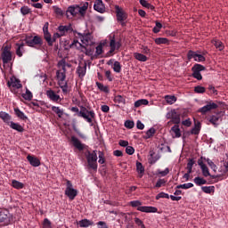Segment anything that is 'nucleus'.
I'll use <instances>...</instances> for the list:
<instances>
[{
  "mask_svg": "<svg viewBox=\"0 0 228 228\" xmlns=\"http://www.w3.org/2000/svg\"><path fill=\"white\" fill-rule=\"evenodd\" d=\"M21 95L23 99H25V101H32L33 99V94L31 91L28 90V88L26 90V93H23Z\"/></svg>",
  "mask_w": 228,
  "mask_h": 228,
  "instance_id": "nucleus-45",
  "label": "nucleus"
},
{
  "mask_svg": "<svg viewBox=\"0 0 228 228\" xmlns=\"http://www.w3.org/2000/svg\"><path fill=\"white\" fill-rule=\"evenodd\" d=\"M136 169L138 174H140V178H142V176L143 175L144 172H145V168L142 166V163H141L140 161L136 162Z\"/></svg>",
  "mask_w": 228,
  "mask_h": 228,
  "instance_id": "nucleus-37",
  "label": "nucleus"
},
{
  "mask_svg": "<svg viewBox=\"0 0 228 228\" xmlns=\"http://www.w3.org/2000/svg\"><path fill=\"white\" fill-rule=\"evenodd\" d=\"M52 110L58 115L59 118H61L62 115L64 114L62 109L58 106H52Z\"/></svg>",
  "mask_w": 228,
  "mask_h": 228,
  "instance_id": "nucleus-39",
  "label": "nucleus"
},
{
  "mask_svg": "<svg viewBox=\"0 0 228 228\" xmlns=\"http://www.w3.org/2000/svg\"><path fill=\"white\" fill-rule=\"evenodd\" d=\"M31 9H29V7L28 6H22L20 8V12L22 13V15H28V13H30Z\"/></svg>",
  "mask_w": 228,
  "mask_h": 228,
  "instance_id": "nucleus-57",
  "label": "nucleus"
},
{
  "mask_svg": "<svg viewBox=\"0 0 228 228\" xmlns=\"http://www.w3.org/2000/svg\"><path fill=\"white\" fill-rule=\"evenodd\" d=\"M193 165H195V160H193V159H190L187 162V170L189 171V175L192 174Z\"/></svg>",
  "mask_w": 228,
  "mask_h": 228,
  "instance_id": "nucleus-46",
  "label": "nucleus"
},
{
  "mask_svg": "<svg viewBox=\"0 0 228 228\" xmlns=\"http://www.w3.org/2000/svg\"><path fill=\"white\" fill-rule=\"evenodd\" d=\"M193 182L196 185H204L207 184L208 181L205 178H201L200 176H196L193 179Z\"/></svg>",
  "mask_w": 228,
  "mask_h": 228,
  "instance_id": "nucleus-34",
  "label": "nucleus"
},
{
  "mask_svg": "<svg viewBox=\"0 0 228 228\" xmlns=\"http://www.w3.org/2000/svg\"><path fill=\"white\" fill-rule=\"evenodd\" d=\"M201 127H202V125L200 121H199L198 119H196V118H194V127L191 128V134H200Z\"/></svg>",
  "mask_w": 228,
  "mask_h": 228,
  "instance_id": "nucleus-22",
  "label": "nucleus"
},
{
  "mask_svg": "<svg viewBox=\"0 0 228 228\" xmlns=\"http://www.w3.org/2000/svg\"><path fill=\"white\" fill-rule=\"evenodd\" d=\"M130 207L137 208V211L141 212H158V208L156 207H142V203L140 200L130 201Z\"/></svg>",
  "mask_w": 228,
  "mask_h": 228,
  "instance_id": "nucleus-4",
  "label": "nucleus"
},
{
  "mask_svg": "<svg viewBox=\"0 0 228 228\" xmlns=\"http://www.w3.org/2000/svg\"><path fill=\"white\" fill-rule=\"evenodd\" d=\"M65 195L68 196L70 200H74L77 196V190L73 188V183L69 179L66 181Z\"/></svg>",
  "mask_w": 228,
  "mask_h": 228,
  "instance_id": "nucleus-5",
  "label": "nucleus"
},
{
  "mask_svg": "<svg viewBox=\"0 0 228 228\" xmlns=\"http://www.w3.org/2000/svg\"><path fill=\"white\" fill-rule=\"evenodd\" d=\"M26 40H20L17 44H15V51H16V55L18 57H22V55L26 53Z\"/></svg>",
  "mask_w": 228,
  "mask_h": 228,
  "instance_id": "nucleus-10",
  "label": "nucleus"
},
{
  "mask_svg": "<svg viewBox=\"0 0 228 228\" xmlns=\"http://www.w3.org/2000/svg\"><path fill=\"white\" fill-rule=\"evenodd\" d=\"M156 152L154 151H150V163L154 164L156 161L159 160V155H155ZM155 156V157H154Z\"/></svg>",
  "mask_w": 228,
  "mask_h": 228,
  "instance_id": "nucleus-30",
  "label": "nucleus"
},
{
  "mask_svg": "<svg viewBox=\"0 0 228 228\" xmlns=\"http://www.w3.org/2000/svg\"><path fill=\"white\" fill-rule=\"evenodd\" d=\"M166 183H167L166 179H159L157 181L155 187H157V189H159L160 187H162V185H165Z\"/></svg>",
  "mask_w": 228,
  "mask_h": 228,
  "instance_id": "nucleus-61",
  "label": "nucleus"
},
{
  "mask_svg": "<svg viewBox=\"0 0 228 228\" xmlns=\"http://www.w3.org/2000/svg\"><path fill=\"white\" fill-rule=\"evenodd\" d=\"M139 3L143 6V8L151 9V11H154L155 9V6L147 2V0H139Z\"/></svg>",
  "mask_w": 228,
  "mask_h": 228,
  "instance_id": "nucleus-38",
  "label": "nucleus"
},
{
  "mask_svg": "<svg viewBox=\"0 0 228 228\" xmlns=\"http://www.w3.org/2000/svg\"><path fill=\"white\" fill-rule=\"evenodd\" d=\"M167 119H171V122L174 124H180L181 123V114L177 112L176 109H172L167 112L166 115Z\"/></svg>",
  "mask_w": 228,
  "mask_h": 228,
  "instance_id": "nucleus-7",
  "label": "nucleus"
},
{
  "mask_svg": "<svg viewBox=\"0 0 228 228\" xmlns=\"http://www.w3.org/2000/svg\"><path fill=\"white\" fill-rule=\"evenodd\" d=\"M71 142L73 147L77 148L78 151H83L86 148H87V145H86V143H82V142L79 141V139H77L76 136H71Z\"/></svg>",
  "mask_w": 228,
  "mask_h": 228,
  "instance_id": "nucleus-15",
  "label": "nucleus"
},
{
  "mask_svg": "<svg viewBox=\"0 0 228 228\" xmlns=\"http://www.w3.org/2000/svg\"><path fill=\"white\" fill-rule=\"evenodd\" d=\"M194 92L200 93V94L206 93V88H205V86H197L194 87Z\"/></svg>",
  "mask_w": 228,
  "mask_h": 228,
  "instance_id": "nucleus-58",
  "label": "nucleus"
},
{
  "mask_svg": "<svg viewBox=\"0 0 228 228\" xmlns=\"http://www.w3.org/2000/svg\"><path fill=\"white\" fill-rule=\"evenodd\" d=\"M169 198H170L169 194L164 191L159 192V194H157L156 196L157 200H159V199H169Z\"/></svg>",
  "mask_w": 228,
  "mask_h": 228,
  "instance_id": "nucleus-56",
  "label": "nucleus"
},
{
  "mask_svg": "<svg viewBox=\"0 0 228 228\" xmlns=\"http://www.w3.org/2000/svg\"><path fill=\"white\" fill-rule=\"evenodd\" d=\"M99 163L104 165L106 163L105 154L102 151H99Z\"/></svg>",
  "mask_w": 228,
  "mask_h": 228,
  "instance_id": "nucleus-54",
  "label": "nucleus"
},
{
  "mask_svg": "<svg viewBox=\"0 0 228 228\" xmlns=\"http://www.w3.org/2000/svg\"><path fill=\"white\" fill-rule=\"evenodd\" d=\"M134 223L135 224L139 225L142 228H146L143 221H142L140 218H138L137 216L134 218Z\"/></svg>",
  "mask_w": 228,
  "mask_h": 228,
  "instance_id": "nucleus-60",
  "label": "nucleus"
},
{
  "mask_svg": "<svg viewBox=\"0 0 228 228\" xmlns=\"http://www.w3.org/2000/svg\"><path fill=\"white\" fill-rule=\"evenodd\" d=\"M0 118H2L4 123H6L7 126H9L11 127V122H12V117L10 114L1 110L0 111Z\"/></svg>",
  "mask_w": 228,
  "mask_h": 228,
  "instance_id": "nucleus-23",
  "label": "nucleus"
},
{
  "mask_svg": "<svg viewBox=\"0 0 228 228\" xmlns=\"http://www.w3.org/2000/svg\"><path fill=\"white\" fill-rule=\"evenodd\" d=\"M162 27H163V25L161 24V22H159V20H156V25L152 28V31L154 33H159V31L161 30Z\"/></svg>",
  "mask_w": 228,
  "mask_h": 228,
  "instance_id": "nucleus-55",
  "label": "nucleus"
},
{
  "mask_svg": "<svg viewBox=\"0 0 228 228\" xmlns=\"http://www.w3.org/2000/svg\"><path fill=\"white\" fill-rule=\"evenodd\" d=\"M10 127L13 128V130H17V132L22 133L24 132V128L19 123H13V121L11 120Z\"/></svg>",
  "mask_w": 228,
  "mask_h": 228,
  "instance_id": "nucleus-29",
  "label": "nucleus"
},
{
  "mask_svg": "<svg viewBox=\"0 0 228 228\" xmlns=\"http://www.w3.org/2000/svg\"><path fill=\"white\" fill-rule=\"evenodd\" d=\"M206 157H200V159H199L198 160V165L200 166L201 172H202V175L205 177L210 176L211 174L209 172V169L207 166V164L204 163L203 160H205Z\"/></svg>",
  "mask_w": 228,
  "mask_h": 228,
  "instance_id": "nucleus-11",
  "label": "nucleus"
},
{
  "mask_svg": "<svg viewBox=\"0 0 228 228\" xmlns=\"http://www.w3.org/2000/svg\"><path fill=\"white\" fill-rule=\"evenodd\" d=\"M134 58L142 62H145L148 60V58L146 57V55H144V53H134Z\"/></svg>",
  "mask_w": 228,
  "mask_h": 228,
  "instance_id": "nucleus-31",
  "label": "nucleus"
},
{
  "mask_svg": "<svg viewBox=\"0 0 228 228\" xmlns=\"http://www.w3.org/2000/svg\"><path fill=\"white\" fill-rule=\"evenodd\" d=\"M44 38L45 39V41L47 42V44L49 45V46H53L52 34L49 33V30L46 31V33L45 34Z\"/></svg>",
  "mask_w": 228,
  "mask_h": 228,
  "instance_id": "nucleus-47",
  "label": "nucleus"
},
{
  "mask_svg": "<svg viewBox=\"0 0 228 228\" xmlns=\"http://www.w3.org/2000/svg\"><path fill=\"white\" fill-rule=\"evenodd\" d=\"M155 133H156V128H154V127L149 128V130H147V132H146V134H144V139L152 138V136H154Z\"/></svg>",
  "mask_w": 228,
  "mask_h": 228,
  "instance_id": "nucleus-41",
  "label": "nucleus"
},
{
  "mask_svg": "<svg viewBox=\"0 0 228 228\" xmlns=\"http://www.w3.org/2000/svg\"><path fill=\"white\" fill-rule=\"evenodd\" d=\"M88 9V3H86V6L84 5L82 7L77 6V14L79 13L82 17H85V13Z\"/></svg>",
  "mask_w": 228,
  "mask_h": 228,
  "instance_id": "nucleus-48",
  "label": "nucleus"
},
{
  "mask_svg": "<svg viewBox=\"0 0 228 228\" xmlns=\"http://www.w3.org/2000/svg\"><path fill=\"white\" fill-rule=\"evenodd\" d=\"M86 160H87V166L89 169L94 170V172H97L98 169V157H97V151H87L86 154Z\"/></svg>",
  "mask_w": 228,
  "mask_h": 228,
  "instance_id": "nucleus-3",
  "label": "nucleus"
},
{
  "mask_svg": "<svg viewBox=\"0 0 228 228\" xmlns=\"http://www.w3.org/2000/svg\"><path fill=\"white\" fill-rule=\"evenodd\" d=\"M213 44L216 48L219 49V51H223V49H224V45L223 42H221V40H214Z\"/></svg>",
  "mask_w": 228,
  "mask_h": 228,
  "instance_id": "nucleus-52",
  "label": "nucleus"
},
{
  "mask_svg": "<svg viewBox=\"0 0 228 228\" xmlns=\"http://www.w3.org/2000/svg\"><path fill=\"white\" fill-rule=\"evenodd\" d=\"M27 160L29 161V164L34 167H38V166L41 165V161L35 155H28Z\"/></svg>",
  "mask_w": 228,
  "mask_h": 228,
  "instance_id": "nucleus-21",
  "label": "nucleus"
},
{
  "mask_svg": "<svg viewBox=\"0 0 228 228\" xmlns=\"http://www.w3.org/2000/svg\"><path fill=\"white\" fill-rule=\"evenodd\" d=\"M194 187L192 183H180V185H177L176 189H191Z\"/></svg>",
  "mask_w": 228,
  "mask_h": 228,
  "instance_id": "nucleus-50",
  "label": "nucleus"
},
{
  "mask_svg": "<svg viewBox=\"0 0 228 228\" xmlns=\"http://www.w3.org/2000/svg\"><path fill=\"white\" fill-rule=\"evenodd\" d=\"M122 69V66L119 61H114L113 63V70L116 73H120Z\"/></svg>",
  "mask_w": 228,
  "mask_h": 228,
  "instance_id": "nucleus-51",
  "label": "nucleus"
},
{
  "mask_svg": "<svg viewBox=\"0 0 228 228\" xmlns=\"http://www.w3.org/2000/svg\"><path fill=\"white\" fill-rule=\"evenodd\" d=\"M218 104L214 103L213 102H208V104L199 109V112H201L202 115L207 114L209 110H217Z\"/></svg>",
  "mask_w": 228,
  "mask_h": 228,
  "instance_id": "nucleus-12",
  "label": "nucleus"
},
{
  "mask_svg": "<svg viewBox=\"0 0 228 228\" xmlns=\"http://www.w3.org/2000/svg\"><path fill=\"white\" fill-rule=\"evenodd\" d=\"M87 70V64L86 62H84V64H79L77 69V73L80 79H83L84 77H86V73Z\"/></svg>",
  "mask_w": 228,
  "mask_h": 228,
  "instance_id": "nucleus-20",
  "label": "nucleus"
},
{
  "mask_svg": "<svg viewBox=\"0 0 228 228\" xmlns=\"http://www.w3.org/2000/svg\"><path fill=\"white\" fill-rule=\"evenodd\" d=\"M114 102H115V103H124L125 104L126 99L123 95L118 94V95H115Z\"/></svg>",
  "mask_w": 228,
  "mask_h": 228,
  "instance_id": "nucleus-49",
  "label": "nucleus"
},
{
  "mask_svg": "<svg viewBox=\"0 0 228 228\" xmlns=\"http://www.w3.org/2000/svg\"><path fill=\"white\" fill-rule=\"evenodd\" d=\"M204 160L207 161V164L214 172H217L218 167L216 164L214 163L213 160H210V159H204Z\"/></svg>",
  "mask_w": 228,
  "mask_h": 228,
  "instance_id": "nucleus-42",
  "label": "nucleus"
},
{
  "mask_svg": "<svg viewBox=\"0 0 228 228\" xmlns=\"http://www.w3.org/2000/svg\"><path fill=\"white\" fill-rule=\"evenodd\" d=\"M1 57L4 64L10 63V61L12 60V53L9 52L6 53H1Z\"/></svg>",
  "mask_w": 228,
  "mask_h": 228,
  "instance_id": "nucleus-25",
  "label": "nucleus"
},
{
  "mask_svg": "<svg viewBox=\"0 0 228 228\" xmlns=\"http://www.w3.org/2000/svg\"><path fill=\"white\" fill-rule=\"evenodd\" d=\"M71 111L76 112L77 117L86 119L87 123H93V118H95L94 110H88V109L85 106H82L80 110L77 106L72 107Z\"/></svg>",
  "mask_w": 228,
  "mask_h": 228,
  "instance_id": "nucleus-1",
  "label": "nucleus"
},
{
  "mask_svg": "<svg viewBox=\"0 0 228 228\" xmlns=\"http://www.w3.org/2000/svg\"><path fill=\"white\" fill-rule=\"evenodd\" d=\"M77 224L79 227H89V225H94V221L84 218L83 220L78 221Z\"/></svg>",
  "mask_w": 228,
  "mask_h": 228,
  "instance_id": "nucleus-26",
  "label": "nucleus"
},
{
  "mask_svg": "<svg viewBox=\"0 0 228 228\" xmlns=\"http://www.w3.org/2000/svg\"><path fill=\"white\" fill-rule=\"evenodd\" d=\"M7 86H9V88H11V86L17 89H20L22 87V84L20 80L18 79L17 77H11V79L8 80L7 82Z\"/></svg>",
  "mask_w": 228,
  "mask_h": 228,
  "instance_id": "nucleus-18",
  "label": "nucleus"
},
{
  "mask_svg": "<svg viewBox=\"0 0 228 228\" xmlns=\"http://www.w3.org/2000/svg\"><path fill=\"white\" fill-rule=\"evenodd\" d=\"M58 31L60 32V37L68 35V33H72L74 31L72 25H59Z\"/></svg>",
  "mask_w": 228,
  "mask_h": 228,
  "instance_id": "nucleus-13",
  "label": "nucleus"
},
{
  "mask_svg": "<svg viewBox=\"0 0 228 228\" xmlns=\"http://www.w3.org/2000/svg\"><path fill=\"white\" fill-rule=\"evenodd\" d=\"M142 105H149V100L147 99H140L134 102V108H140Z\"/></svg>",
  "mask_w": 228,
  "mask_h": 228,
  "instance_id": "nucleus-32",
  "label": "nucleus"
},
{
  "mask_svg": "<svg viewBox=\"0 0 228 228\" xmlns=\"http://www.w3.org/2000/svg\"><path fill=\"white\" fill-rule=\"evenodd\" d=\"M110 50L109 51L108 54H113L116 49H120L121 44L120 42H116L115 37H113L112 39H110Z\"/></svg>",
  "mask_w": 228,
  "mask_h": 228,
  "instance_id": "nucleus-19",
  "label": "nucleus"
},
{
  "mask_svg": "<svg viewBox=\"0 0 228 228\" xmlns=\"http://www.w3.org/2000/svg\"><path fill=\"white\" fill-rule=\"evenodd\" d=\"M201 190L204 193H208V194L215 193L214 185H209L208 187V186L201 187Z\"/></svg>",
  "mask_w": 228,
  "mask_h": 228,
  "instance_id": "nucleus-40",
  "label": "nucleus"
},
{
  "mask_svg": "<svg viewBox=\"0 0 228 228\" xmlns=\"http://www.w3.org/2000/svg\"><path fill=\"white\" fill-rule=\"evenodd\" d=\"M187 58L189 61H191L192 58L194 59L195 61H198L199 63L206 61V57H204V55H202L201 53H195V51L192 50L188 51Z\"/></svg>",
  "mask_w": 228,
  "mask_h": 228,
  "instance_id": "nucleus-9",
  "label": "nucleus"
},
{
  "mask_svg": "<svg viewBox=\"0 0 228 228\" xmlns=\"http://www.w3.org/2000/svg\"><path fill=\"white\" fill-rule=\"evenodd\" d=\"M12 186L14 189H18V190L24 189V183H20V181H17L16 179H12Z\"/></svg>",
  "mask_w": 228,
  "mask_h": 228,
  "instance_id": "nucleus-35",
  "label": "nucleus"
},
{
  "mask_svg": "<svg viewBox=\"0 0 228 228\" xmlns=\"http://www.w3.org/2000/svg\"><path fill=\"white\" fill-rule=\"evenodd\" d=\"M155 44H157V45H168L169 40L167 37H157L155 39Z\"/></svg>",
  "mask_w": 228,
  "mask_h": 228,
  "instance_id": "nucleus-44",
  "label": "nucleus"
},
{
  "mask_svg": "<svg viewBox=\"0 0 228 228\" xmlns=\"http://www.w3.org/2000/svg\"><path fill=\"white\" fill-rule=\"evenodd\" d=\"M96 86L99 88V90L101 92H104V93H110V88L108 86H104L103 84H102V82H96Z\"/></svg>",
  "mask_w": 228,
  "mask_h": 228,
  "instance_id": "nucleus-43",
  "label": "nucleus"
},
{
  "mask_svg": "<svg viewBox=\"0 0 228 228\" xmlns=\"http://www.w3.org/2000/svg\"><path fill=\"white\" fill-rule=\"evenodd\" d=\"M94 9L100 13H104V12H106V6L102 0H95Z\"/></svg>",
  "mask_w": 228,
  "mask_h": 228,
  "instance_id": "nucleus-17",
  "label": "nucleus"
},
{
  "mask_svg": "<svg viewBox=\"0 0 228 228\" xmlns=\"http://www.w3.org/2000/svg\"><path fill=\"white\" fill-rule=\"evenodd\" d=\"M165 101L168 103V105H173L177 101L175 95H165Z\"/></svg>",
  "mask_w": 228,
  "mask_h": 228,
  "instance_id": "nucleus-36",
  "label": "nucleus"
},
{
  "mask_svg": "<svg viewBox=\"0 0 228 228\" xmlns=\"http://www.w3.org/2000/svg\"><path fill=\"white\" fill-rule=\"evenodd\" d=\"M78 15L77 5L69 6L66 11V16L68 19L70 17H77Z\"/></svg>",
  "mask_w": 228,
  "mask_h": 228,
  "instance_id": "nucleus-16",
  "label": "nucleus"
},
{
  "mask_svg": "<svg viewBox=\"0 0 228 228\" xmlns=\"http://www.w3.org/2000/svg\"><path fill=\"white\" fill-rule=\"evenodd\" d=\"M126 152L129 156H133V154H134V148L133 146L127 145L126 148Z\"/></svg>",
  "mask_w": 228,
  "mask_h": 228,
  "instance_id": "nucleus-59",
  "label": "nucleus"
},
{
  "mask_svg": "<svg viewBox=\"0 0 228 228\" xmlns=\"http://www.w3.org/2000/svg\"><path fill=\"white\" fill-rule=\"evenodd\" d=\"M46 95L50 99V101L53 102H58L61 99L60 94H56L55 91L53 90H47Z\"/></svg>",
  "mask_w": 228,
  "mask_h": 228,
  "instance_id": "nucleus-24",
  "label": "nucleus"
},
{
  "mask_svg": "<svg viewBox=\"0 0 228 228\" xmlns=\"http://www.w3.org/2000/svg\"><path fill=\"white\" fill-rule=\"evenodd\" d=\"M115 10H116V15H117L118 21L121 22L122 27L126 26V24L125 22L126 20H127L126 12L123 11V9L118 5L115 6Z\"/></svg>",
  "mask_w": 228,
  "mask_h": 228,
  "instance_id": "nucleus-6",
  "label": "nucleus"
},
{
  "mask_svg": "<svg viewBox=\"0 0 228 228\" xmlns=\"http://www.w3.org/2000/svg\"><path fill=\"white\" fill-rule=\"evenodd\" d=\"M97 225H99V228H109L105 221H99Z\"/></svg>",
  "mask_w": 228,
  "mask_h": 228,
  "instance_id": "nucleus-64",
  "label": "nucleus"
},
{
  "mask_svg": "<svg viewBox=\"0 0 228 228\" xmlns=\"http://www.w3.org/2000/svg\"><path fill=\"white\" fill-rule=\"evenodd\" d=\"M219 119L220 117L218 115H212V117L208 118L209 123L213 124L215 127H217Z\"/></svg>",
  "mask_w": 228,
  "mask_h": 228,
  "instance_id": "nucleus-33",
  "label": "nucleus"
},
{
  "mask_svg": "<svg viewBox=\"0 0 228 228\" xmlns=\"http://www.w3.org/2000/svg\"><path fill=\"white\" fill-rule=\"evenodd\" d=\"M53 9L54 11V13L56 15H58L59 17H63V15L65 14L64 12L62 11V9H61V7L53 6Z\"/></svg>",
  "mask_w": 228,
  "mask_h": 228,
  "instance_id": "nucleus-53",
  "label": "nucleus"
},
{
  "mask_svg": "<svg viewBox=\"0 0 228 228\" xmlns=\"http://www.w3.org/2000/svg\"><path fill=\"white\" fill-rule=\"evenodd\" d=\"M14 114L18 117V118L23 119L24 121L28 119L27 115L24 114V112H22V110H20L19 108H14Z\"/></svg>",
  "mask_w": 228,
  "mask_h": 228,
  "instance_id": "nucleus-27",
  "label": "nucleus"
},
{
  "mask_svg": "<svg viewBox=\"0 0 228 228\" xmlns=\"http://www.w3.org/2000/svg\"><path fill=\"white\" fill-rule=\"evenodd\" d=\"M0 223H4V224H10L11 214L7 209H0Z\"/></svg>",
  "mask_w": 228,
  "mask_h": 228,
  "instance_id": "nucleus-14",
  "label": "nucleus"
},
{
  "mask_svg": "<svg viewBox=\"0 0 228 228\" xmlns=\"http://www.w3.org/2000/svg\"><path fill=\"white\" fill-rule=\"evenodd\" d=\"M102 53H103L102 45L100 44V45H98L96 46V54H97V55H101V54H102Z\"/></svg>",
  "mask_w": 228,
  "mask_h": 228,
  "instance_id": "nucleus-63",
  "label": "nucleus"
},
{
  "mask_svg": "<svg viewBox=\"0 0 228 228\" xmlns=\"http://www.w3.org/2000/svg\"><path fill=\"white\" fill-rule=\"evenodd\" d=\"M125 127H126V128H133V127H134V122L131 121L130 119H127L125 122Z\"/></svg>",
  "mask_w": 228,
  "mask_h": 228,
  "instance_id": "nucleus-62",
  "label": "nucleus"
},
{
  "mask_svg": "<svg viewBox=\"0 0 228 228\" xmlns=\"http://www.w3.org/2000/svg\"><path fill=\"white\" fill-rule=\"evenodd\" d=\"M202 70H206V67L202 66V64H194L191 69L192 77H195L198 81H201L202 79Z\"/></svg>",
  "mask_w": 228,
  "mask_h": 228,
  "instance_id": "nucleus-8",
  "label": "nucleus"
},
{
  "mask_svg": "<svg viewBox=\"0 0 228 228\" xmlns=\"http://www.w3.org/2000/svg\"><path fill=\"white\" fill-rule=\"evenodd\" d=\"M171 131L175 133V138H181L182 133L179 124H175V126L171 128Z\"/></svg>",
  "mask_w": 228,
  "mask_h": 228,
  "instance_id": "nucleus-28",
  "label": "nucleus"
},
{
  "mask_svg": "<svg viewBox=\"0 0 228 228\" xmlns=\"http://www.w3.org/2000/svg\"><path fill=\"white\" fill-rule=\"evenodd\" d=\"M25 44L31 48H40L44 45V40L40 36H25Z\"/></svg>",
  "mask_w": 228,
  "mask_h": 228,
  "instance_id": "nucleus-2",
  "label": "nucleus"
}]
</instances>
